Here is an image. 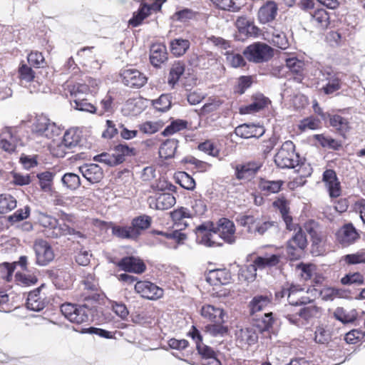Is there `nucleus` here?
Returning a JSON list of instances; mask_svg holds the SVG:
<instances>
[{
	"mask_svg": "<svg viewBox=\"0 0 365 365\" xmlns=\"http://www.w3.org/2000/svg\"><path fill=\"white\" fill-rule=\"evenodd\" d=\"M270 101L268 98L261 93H257L253 96L252 102L250 105L240 108V113L242 114H250L259 112L267 107Z\"/></svg>",
	"mask_w": 365,
	"mask_h": 365,
	"instance_id": "obj_26",
	"label": "nucleus"
},
{
	"mask_svg": "<svg viewBox=\"0 0 365 365\" xmlns=\"http://www.w3.org/2000/svg\"><path fill=\"white\" fill-rule=\"evenodd\" d=\"M113 153L116 160H118V164L123 163L125 160V156H132L135 154V150L133 148L128 147L125 144H119L114 148Z\"/></svg>",
	"mask_w": 365,
	"mask_h": 365,
	"instance_id": "obj_47",
	"label": "nucleus"
},
{
	"mask_svg": "<svg viewBox=\"0 0 365 365\" xmlns=\"http://www.w3.org/2000/svg\"><path fill=\"white\" fill-rule=\"evenodd\" d=\"M219 9L232 12H237L240 7L232 0H211Z\"/></svg>",
	"mask_w": 365,
	"mask_h": 365,
	"instance_id": "obj_61",
	"label": "nucleus"
},
{
	"mask_svg": "<svg viewBox=\"0 0 365 365\" xmlns=\"http://www.w3.org/2000/svg\"><path fill=\"white\" fill-rule=\"evenodd\" d=\"M273 322L272 313L269 312L265 314L262 319H256L253 325L258 332L263 334L272 327Z\"/></svg>",
	"mask_w": 365,
	"mask_h": 365,
	"instance_id": "obj_45",
	"label": "nucleus"
},
{
	"mask_svg": "<svg viewBox=\"0 0 365 365\" xmlns=\"http://www.w3.org/2000/svg\"><path fill=\"white\" fill-rule=\"evenodd\" d=\"M318 313V308L314 305L304 307L292 312H287L285 317L288 321L297 327L304 325L310 319L313 318Z\"/></svg>",
	"mask_w": 365,
	"mask_h": 365,
	"instance_id": "obj_8",
	"label": "nucleus"
},
{
	"mask_svg": "<svg viewBox=\"0 0 365 365\" xmlns=\"http://www.w3.org/2000/svg\"><path fill=\"white\" fill-rule=\"evenodd\" d=\"M297 269L301 271V277L304 280L311 279L316 271V266L313 264L299 263Z\"/></svg>",
	"mask_w": 365,
	"mask_h": 365,
	"instance_id": "obj_57",
	"label": "nucleus"
},
{
	"mask_svg": "<svg viewBox=\"0 0 365 365\" xmlns=\"http://www.w3.org/2000/svg\"><path fill=\"white\" fill-rule=\"evenodd\" d=\"M83 300L87 302L82 305H77L76 310L73 314L71 322L76 324H83L88 322L91 320V308L90 305H92L93 302H96L99 299V294L93 293L91 294H83L82 296Z\"/></svg>",
	"mask_w": 365,
	"mask_h": 365,
	"instance_id": "obj_7",
	"label": "nucleus"
},
{
	"mask_svg": "<svg viewBox=\"0 0 365 365\" xmlns=\"http://www.w3.org/2000/svg\"><path fill=\"white\" fill-rule=\"evenodd\" d=\"M264 131L263 126L255 124H242L235 128V133L243 138H259Z\"/></svg>",
	"mask_w": 365,
	"mask_h": 365,
	"instance_id": "obj_28",
	"label": "nucleus"
},
{
	"mask_svg": "<svg viewBox=\"0 0 365 365\" xmlns=\"http://www.w3.org/2000/svg\"><path fill=\"white\" fill-rule=\"evenodd\" d=\"M250 62L259 63L268 61L274 55V50L266 43L257 42L248 46L243 51Z\"/></svg>",
	"mask_w": 365,
	"mask_h": 365,
	"instance_id": "obj_6",
	"label": "nucleus"
},
{
	"mask_svg": "<svg viewBox=\"0 0 365 365\" xmlns=\"http://www.w3.org/2000/svg\"><path fill=\"white\" fill-rule=\"evenodd\" d=\"M359 237V235L351 223L344 225L336 232L337 241L344 246L353 244Z\"/></svg>",
	"mask_w": 365,
	"mask_h": 365,
	"instance_id": "obj_22",
	"label": "nucleus"
},
{
	"mask_svg": "<svg viewBox=\"0 0 365 365\" xmlns=\"http://www.w3.org/2000/svg\"><path fill=\"white\" fill-rule=\"evenodd\" d=\"M190 43L187 39L175 38L170 41V46L172 53L175 56H181L190 48Z\"/></svg>",
	"mask_w": 365,
	"mask_h": 365,
	"instance_id": "obj_42",
	"label": "nucleus"
},
{
	"mask_svg": "<svg viewBox=\"0 0 365 365\" xmlns=\"http://www.w3.org/2000/svg\"><path fill=\"white\" fill-rule=\"evenodd\" d=\"M294 230V235L288 240L287 245V252L291 259H298L301 251L307 245V237L302 229L299 227Z\"/></svg>",
	"mask_w": 365,
	"mask_h": 365,
	"instance_id": "obj_11",
	"label": "nucleus"
},
{
	"mask_svg": "<svg viewBox=\"0 0 365 365\" xmlns=\"http://www.w3.org/2000/svg\"><path fill=\"white\" fill-rule=\"evenodd\" d=\"M60 132V128L43 115H36L31 126V138L40 143H46V140L58 135Z\"/></svg>",
	"mask_w": 365,
	"mask_h": 365,
	"instance_id": "obj_3",
	"label": "nucleus"
},
{
	"mask_svg": "<svg viewBox=\"0 0 365 365\" xmlns=\"http://www.w3.org/2000/svg\"><path fill=\"white\" fill-rule=\"evenodd\" d=\"M61 182L65 187L70 190H76L81 185L79 176L72 173L64 174L61 178Z\"/></svg>",
	"mask_w": 365,
	"mask_h": 365,
	"instance_id": "obj_50",
	"label": "nucleus"
},
{
	"mask_svg": "<svg viewBox=\"0 0 365 365\" xmlns=\"http://www.w3.org/2000/svg\"><path fill=\"white\" fill-rule=\"evenodd\" d=\"M193 214L187 208L181 207L178 209L173 210L171 212V217L175 225L178 226L187 227V219L192 218Z\"/></svg>",
	"mask_w": 365,
	"mask_h": 365,
	"instance_id": "obj_36",
	"label": "nucleus"
},
{
	"mask_svg": "<svg viewBox=\"0 0 365 365\" xmlns=\"http://www.w3.org/2000/svg\"><path fill=\"white\" fill-rule=\"evenodd\" d=\"M54 173L50 171H45L37 175L41 188L45 191H49L51 187Z\"/></svg>",
	"mask_w": 365,
	"mask_h": 365,
	"instance_id": "obj_51",
	"label": "nucleus"
},
{
	"mask_svg": "<svg viewBox=\"0 0 365 365\" xmlns=\"http://www.w3.org/2000/svg\"><path fill=\"white\" fill-rule=\"evenodd\" d=\"M112 234L121 239L136 240L138 238L137 232L133 230V227H132V225H114L112 227Z\"/></svg>",
	"mask_w": 365,
	"mask_h": 365,
	"instance_id": "obj_41",
	"label": "nucleus"
},
{
	"mask_svg": "<svg viewBox=\"0 0 365 365\" xmlns=\"http://www.w3.org/2000/svg\"><path fill=\"white\" fill-rule=\"evenodd\" d=\"M327 116L329 117L330 125L338 130L341 135H344L349 131L350 128L349 122L346 118L339 115H331L328 114Z\"/></svg>",
	"mask_w": 365,
	"mask_h": 365,
	"instance_id": "obj_40",
	"label": "nucleus"
},
{
	"mask_svg": "<svg viewBox=\"0 0 365 365\" xmlns=\"http://www.w3.org/2000/svg\"><path fill=\"white\" fill-rule=\"evenodd\" d=\"M321 81L326 82L322 87V91L327 95L332 94L341 88V78L340 73L334 71L331 68H326L320 71Z\"/></svg>",
	"mask_w": 365,
	"mask_h": 365,
	"instance_id": "obj_9",
	"label": "nucleus"
},
{
	"mask_svg": "<svg viewBox=\"0 0 365 365\" xmlns=\"http://www.w3.org/2000/svg\"><path fill=\"white\" fill-rule=\"evenodd\" d=\"M93 160L96 162L105 163L109 166H114L118 165V160H116L114 153L109 154L103 153L100 155H96Z\"/></svg>",
	"mask_w": 365,
	"mask_h": 365,
	"instance_id": "obj_63",
	"label": "nucleus"
},
{
	"mask_svg": "<svg viewBox=\"0 0 365 365\" xmlns=\"http://www.w3.org/2000/svg\"><path fill=\"white\" fill-rule=\"evenodd\" d=\"M176 182L183 188L192 190L195 187V181L185 172H179L175 175Z\"/></svg>",
	"mask_w": 365,
	"mask_h": 365,
	"instance_id": "obj_49",
	"label": "nucleus"
},
{
	"mask_svg": "<svg viewBox=\"0 0 365 365\" xmlns=\"http://www.w3.org/2000/svg\"><path fill=\"white\" fill-rule=\"evenodd\" d=\"M314 291L319 294L324 301H332L335 298L340 297L341 294V291L340 289L334 287H325L319 292L317 289H314Z\"/></svg>",
	"mask_w": 365,
	"mask_h": 365,
	"instance_id": "obj_53",
	"label": "nucleus"
},
{
	"mask_svg": "<svg viewBox=\"0 0 365 365\" xmlns=\"http://www.w3.org/2000/svg\"><path fill=\"white\" fill-rule=\"evenodd\" d=\"M116 265L125 272L135 274L144 272L146 268L145 263L140 258L133 256L122 258Z\"/></svg>",
	"mask_w": 365,
	"mask_h": 365,
	"instance_id": "obj_18",
	"label": "nucleus"
},
{
	"mask_svg": "<svg viewBox=\"0 0 365 365\" xmlns=\"http://www.w3.org/2000/svg\"><path fill=\"white\" fill-rule=\"evenodd\" d=\"M123 83L130 88H141L147 82V77L136 69H126L121 73Z\"/></svg>",
	"mask_w": 365,
	"mask_h": 365,
	"instance_id": "obj_16",
	"label": "nucleus"
},
{
	"mask_svg": "<svg viewBox=\"0 0 365 365\" xmlns=\"http://www.w3.org/2000/svg\"><path fill=\"white\" fill-rule=\"evenodd\" d=\"M230 279V274L226 269H215L209 272L207 277V281L212 284H225Z\"/></svg>",
	"mask_w": 365,
	"mask_h": 365,
	"instance_id": "obj_38",
	"label": "nucleus"
},
{
	"mask_svg": "<svg viewBox=\"0 0 365 365\" xmlns=\"http://www.w3.org/2000/svg\"><path fill=\"white\" fill-rule=\"evenodd\" d=\"M71 103L73 108L81 111L94 113L96 110V107L88 103L86 99L82 100L78 98L77 100H71Z\"/></svg>",
	"mask_w": 365,
	"mask_h": 365,
	"instance_id": "obj_55",
	"label": "nucleus"
},
{
	"mask_svg": "<svg viewBox=\"0 0 365 365\" xmlns=\"http://www.w3.org/2000/svg\"><path fill=\"white\" fill-rule=\"evenodd\" d=\"M150 11L149 5L141 4L138 11L134 13L133 18L129 20V24L134 27L139 26L141 22L150 15Z\"/></svg>",
	"mask_w": 365,
	"mask_h": 365,
	"instance_id": "obj_43",
	"label": "nucleus"
},
{
	"mask_svg": "<svg viewBox=\"0 0 365 365\" xmlns=\"http://www.w3.org/2000/svg\"><path fill=\"white\" fill-rule=\"evenodd\" d=\"M81 137L77 130L71 128L65 132L60 147L72 149L80 143Z\"/></svg>",
	"mask_w": 365,
	"mask_h": 365,
	"instance_id": "obj_37",
	"label": "nucleus"
},
{
	"mask_svg": "<svg viewBox=\"0 0 365 365\" xmlns=\"http://www.w3.org/2000/svg\"><path fill=\"white\" fill-rule=\"evenodd\" d=\"M259 333L255 326L252 325L250 327L240 329L237 331L236 336L237 340L250 345L257 341Z\"/></svg>",
	"mask_w": 365,
	"mask_h": 365,
	"instance_id": "obj_31",
	"label": "nucleus"
},
{
	"mask_svg": "<svg viewBox=\"0 0 365 365\" xmlns=\"http://www.w3.org/2000/svg\"><path fill=\"white\" fill-rule=\"evenodd\" d=\"M277 6L274 1H269L262 6L258 12V18L261 23L266 24L275 19L277 13Z\"/></svg>",
	"mask_w": 365,
	"mask_h": 365,
	"instance_id": "obj_30",
	"label": "nucleus"
},
{
	"mask_svg": "<svg viewBox=\"0 0 365 365\" xmlns=\"http://www.w3.org/2000/svg\"><path fill=\"white\" fill-rule=\"evenodd\" d=\"M187 124V122L182 120L173 121L170 125L165 128L163 132V135L165 136L173 135L176 132L186 128Z\"/></svg>",
	"mask_w": 365,
	"mask_h": 365,
	"instance_id": "obj_59",
	"label": "nucleus"
},
{
	"mask_svg": "<svg viewBox=\"0 0 365 365\" xmlns=\"http://www.w3.org/2000/svg\"><path fill=\"white\" fill-rule=\"evenodd\" d=\"M274 207H277L281 215L283 220L284 221L287 228L289 230L293 229L292 217L289 215L288 202L284 197L278 198L273 202Z\"/></svg>",
	"mask_w": 365,
	"mask_h": 365,
	"instance_id": "obj_34",
	"label": "nucleus"
},
{
	"mask_svg": "<svg viewBox=\"0 0 365 365\" xmlns=\"http://www.w3.org/2000/svg\"><path fill=\"white\" fill-rule=\"evenodd\" d=\"M15 281L19 285L31 286L37 282V278L34 274L17 272L15 274Z\"/></svg>",
	"mask_w": 365,
	"mask_h": 365,
	"instance_id": "obj_56",
	"label": "nucleus"
},
{
	"mask_svg": "<svg viewBox=\"0 0 365 365\" xmlns=\"http://www.w3.org/2000/svg\"><path fill=\"white\" fill-rule=\"evenodd\" d=\"M153 105L157 110L165 112L171 106V96L169 94H162L153 101Z\"/></svg>",
	"mask_w": 365,
	"mask_h": 365,
	"instance_id": "obj_54",
	"label": "nucleus"
},
{
	"mask_svg": "<svg viewBox=\"0 0 365 365\" xmlns=\"http://www.w3.org/2000/svg\"><path fill=\"white\" fill-rule=\"evenodd\" d=\"M316 138L323 147L338 150L341 145L338 140L324 135H317Z\"/></svg>",
	"mask_w": 365,
	"mask_h": 365,
	"instance_id": "obj_58",
	"label": "nucleus"
},
{
	"mask_svg": "<svg viewBox=\"0 0 365 365\" xmlns=\"http://www.w3.org/2000/svg\"><path fill=\"white\" fill-rule=\"evenodd\" d=\"M38 221L45 227L46 235L49 237L58 238L62 236V231L67 229L66 223H59L55 217L44 213L39 214Z\"/></svg>",
	"mask_w": 365,
	"mask_h": 365,
	"instance_id": "obj_10",
	"label": "nucleus"
},
{
	"mask_svg": "<svg viewBox=\"0 0 365 365\" xmlns=\"http://www.w3.org/2000/svg\"><path fill=\"white\" fill-rule=\"evenodd\" d=\"M200 314L204 319L210 322L219 324L225 322L224 310L218 307L210 304L204 305L201 308Z\"/></svg>",
	"mask_w": 365,
	"mask_h": 365,
	"instance_id": "obj_25",
	"label": "nucleus"
},
{
	"mask_svg": "<svg viewBox=\"0 0 365 365\" xmlns=\"http://www.w3.org/2000/svg\"><path fill=\"white\" fill-rule=\"evenodd\" d=\"M195 16V12L189 9H184L180 11H176L172 16V19L175 21H178L180 22H185L187 20H190L194 18Z\"/></svg>",
	"mask_w": 365,
	"mask_h": 365,
	"instance_id": "obj_62",
	"label": "nucleus"
},
{
	"mask_svg": "<svg viewBox=\"0 0 365 365\" xmlns=\"http://www.w3.org/2000/svg\"><path fill=\"white\" fill-rule=\"evenodd\" d=\"M168 60L166 46L162 43H154L150 47V61L155 67L160 66Z\"/></svg>",
	"mask_w": 365,
	"mask_h": 365,
	"instance_id": "obj_27",
	"label": "nucleus"
},
{
	"mask_svg": "<svg viewBox=\"0 0 365 365\" xmlns=\"http://www.w3.org/2000/svg\"><path fill=\"white\" fill-rule=\"evenodd\" d=\"M36 264L40 266L48 264L54 259V252L50 244L43 240H37L34 244Z\"/></svg>",
	"mask_w": 365,
	"mask_h": 365,
	"instance_id": "obj_12",
	"label": "nucleus"
},
{
	"mask_svg": "<svg viewBox=\"0 0 365 365\" xmlns=\"http://www.w3.org/2000/svg\"><path fill=\"white\" fill-rule=\"evenodd\" d=\"M17 128L6 127L0 135V148L9 153L16 149V142L18 140Z\"/></svg>",
	"mask_w": 365,
	"mask_h": 365,
	"instance_id": "obj_19",
	"label": "nucleus"
},
{
	"mask_svg": "<svg viewBox=\"0 0 365 365\" xmlns=\"http://www.w3.org/2000/svg\"><path fill=\"white\" fill-rule=\"evenodd\" d=\"M235 170V175L239 180H247L252 178L258 171L260 165L255 162H248L242 164H231Z\"/></svg>",
	"mask_w": 365,
	"mask_h": 365,
	"instance_id": "obj_23",
	"label": "nucleus"
},
{
	"mask_svg": "<svg viewBox=\"0 0 365 365\" xmlns=\"http://www.w3.org/2000/svg\"><path fill=\"white\" fill-rule=\"evenodd\" d=\"M333 315L336 319L343 324L353 322L356 319V315L354 311L348 312L342 307H337L334 310Z\"/></svg>",
	"mask_w": 365,
	"mask_h": 365,
	"instance_id": "obj_48",
	"label": "nucleus"
},
{
	"mask_svg": "<svg viewBox=\"0 0 365 365\" xmlns=\"http://www.w3.org/2000/svg\"><path fill=\"white\" fill-rule=\"evenodd\" d=\"M151 221V217L145 215L135 217L132 220L131 225L137 232V237H139L143 230L148 229L150 226Z\"/></svg>",
	"mask_w": 365,
	"mask_h": 365,
	"instance_id": "obj_44",
	"label": "nucleus"
},
{
	"mask_svg": "<svg viewBox=\"0 0 365 365\" xmlns=\"http://www.w3.org/2000/svg\"><path fill=\"white\" fill-rule=\"evenodd\" d=\"M16 207V200L11 195H0V213L9 212Z\"/></svg>",
	"mask_w": 365,
	"mask_h": 365,
	"instance_id": "obj_46",
	"label": "nucleus"
},
{
	"mask_svg": "<svg viewBox=\"0 0 365 365\" xmlns=\"http://www.w3.org/2000/svg\"><path fill=\"white\" fill-rule=\"evenodd\" d=\"M311 22L317 28L327 29L330 24L329 13L324 9H318L310 12Z\"/></svg>",
	"mask_w": 365,
	"mask_h": 365,
	"instance_id": "obj_29",
	"label": "nucleus"
},
{
	"mask_svg": "<svg viewBox=\"0 0 365 365\" xmlns=\"http://www.w3.org/2000/svg\"><path fill=\"white\" fill-rule=\"evenodd\" d=\"M281 255H272L265 257H257L253 264L245 265L239 270L240 278L245 281H253L257 275V269H264L276 266L280 262Z\"/></svg>",
	"mask_w": 365,
	"mask_h": 365,
	"instance_id": "obj_4",
	"label": "nucleus"
},
{
	"mask_svg": "<svg viewBox=\"0 0 365 365\" xmlns=\"http://www.w3.org/2000/svg\"><path fill=\"white\" fill-rule=\"evenodd\" d=\"M304 291V289L300 285L292 284L287 287H283L280 292L276 293V297H287L289 305L286 306L285 312H292L294 308L298 306V299L297 295Z\"/></svg>",
	"mask_w": 365,
	"mask_h": 365,
	"instance_id": "obj_17",
	"label": "nucleus"
},
{
	"mask_svg": "<svg viewBox=\"0 0 365 365\" xmlns=\"http://www.w3.org/2000/svg\"><path fill=\"white\" fill-rule=\"evenodd\" d=\"M178 141L174 138L168 139L163 142L159 148V155L161 158H173L178 148Z\"/></svg>",
	"mask_w": 365,
	"mask_h": 365,
	"instance_id": "obj_39",
	"label": "nucleus"
},
{
	"mask_svg": "<svg viewBox=\"0 0 365 365\" xmlns=\"http://www.w3.org/2000/svg\"><path fill=\"white\" fill-rule=\"evenodd\" d=\"M26 307L35 312H39L45 307V302L40 295V288L29 292L26 301Z\"/></svg>",
	"mask_w": 365,
	"mask_h": 365,
	"instance_id": "obj_32",
	"label": "nucleus"
},
{
	"mask_svg": "<svg viewBox=\"0 0 365 365\" xmlns=\"http://www.w3.org/2000/svg\"><path fill=\"white\" fill-rule=\"evenodd\" d=\"M227 61L233 68L244 66L246 63L243 56L239 53H225Z\"/></svg>",
	"mask_w": 365,
	"mask_h": 365,
	"instance_id": "obj_60",
	"label": "nucleus"
},
{
	"mask_svg": "<svg viewBox=\"0 0 365 365\" xmlns=\"http://www.w3.org/2000/svg\"><path fill=\"white\" fill-rule=\"evenodd\" d=\"M79 172L91 183H97L103 178L102 168L95 163H85L78 167Z\"/></svg>",
	"mask_w": 365,
	"mask_h": 365,
	"instance_id": "obj_21",
	"label": "nucleus"
},
{
	"mask_svg": "<svg viewBox=\"0 0 365 365\" xmlns=\"http://www.w3.org/2000/svg\"><path fill=\"white\" fill-rule=\"evenodd\" d=\"M322 180L325 183L331 197H337L341 195L340 182L334 170H326L323 173Z\"/></svg>",
	"mask_w": 365,
	"mask_h": 365,
	"instance_id": "obj_24",
	"label": "nucleus"
},
{
	"mask_svg": "<svg viewBox=\"0 0 365 365\" xmlns=\"http://www.w3.org/2000/svg\"><path fill=\"white\" fill-rule=\"evenodd\" d=\"M240 226L247 228V232L254 235H263L274 225V222L259 215H242L237 217Z\"/></svg>",
	"mask_w": 365,
	"mask_h": 365,
	"instance_id": "obj_5",
	"label": "nucleus"
},
{
	"mask_svg": "<svg viewBox=\"0 0 365 365\" xmlns=\"http://www.w3.org/2000/svg\"><path fill=\"white\" fill-rule=\"evenodd\" d=\"M188 336L195 342L197 351L202 359L205 360L216 355V353L211 347L202 342V336L200 331L195 326L191 327Z\"/></svg>",
	"mask_w": 365,
	"mask_h": 365,
	"instance_id": "obj_15",
	"label": "nucleus"
},
{
	"mask_svg": "<svg viewBox=\"0 0 365 365\" xmlns=\"http://www.w3.org/2000/svg\"><path fill=\"white\" fill-rule=\"evenodd\" d=\"M195 233L197 242L206 247L221 245L219 239L228 244L235 243L237 239L235 225L227 218L220 219L216 227L211 222L202 223L195 228Z\"/></svg>",
	"mask_w": 365,
	"mask_h": 365,
	"instance_id": "obj_1",
	"label": "nucleus"
},
{
	"mask_svg": "<svg viewBox=\"0 0 365 365\" xmlns=\"http://www.w3.org/2000/svg\"><path fill=\"white\" fill-rule=\"evenodd\" d=\"M135 290L143 297L151 300L158 299L163 294L161 288L148 281L137 282L135 284Z\"/></svg>",
	"mask_w": 365,
	"mask_h": 365,
	"instance_id": "obj_14",
	"label": "nucleus"
},
{
	"mask_svg": "<svg viewBox=\"0 0 365 365\" xmlns=\"http://www.w3.org/2000/svg\"><path fill=\"white\" fill-rule=\"evenodd\" d=\"M276 165L282 169L297 168L296 171L302 176L311 174L309 169L307 173L302 172L305 163L301 161L299 155L295 152V145L291 140L285 141L274 155Z\"/></svg>",
	"mask_w": 365,
	"mask_h": 365,
	"instance_id": "obj_2",
	"label": "nucleus"
},
{
	"mask_svg": "<svg viewBox=\"0 0 365 365\" xmlns=\"http://www.w3.org/2000/svg\"><path fill=\"white\" fill-rule=\"evenodd\" d=\"M185 64L180 61H175L170 67L169 76L168 78V83L172 88L178 83L180 77L185 72Z\"/></svg>",
	"mask_w": 365,
	"mask_h": 365,
	"instance_id": "obj_33",
	"label": "nucleus"
},
{
	"mask_svg": "<svg viewBox=\"0 0 365 365\" xmlns=\"http://www.w3.org/2000/svg\"><path fill=\"white\" fill-rule=\"evenodd\" d=\"M188 63L192 67L207 69L216 63V58L211 52L193 53L189 56Z\"/></svg>",
	"mask_w": 365,
	"mask_h": 365,
	"instance_id": "obj_20",
	"label": "nucleus"
},
{
	"mask_svg": "<svg viewBox=\"0 0 365 365\" xmlns=\"http://www.w3.org/2000/svg\"><path fill=\"white\" fill-rule=\"evenodd\" d=\"M176 202L175 197L169 192H155L148 198L151 209L165 210L172 207Z\"/></svg>",
	"mask_w": 365,
	"mask_h": 365,
	"instance_id": "obj_13",
	"label": "nucleus"
},
{
	"mask_svg": "<svg viewBox=\"0 0 365 365\" xmlns=\"http://www.w3.org/2000/svg\"><path fill=\"white\" fill-rule=\"evenodd\" d=\"M27 60L30 65L37 68L43 67L45 63L44 57L38 51L31 52L28 55Z\"/></svg>",
	"mask_w": 365,
	"mask_h": 365,
	"instance_id": "obj_64",
	"label": "nucleus"
},
{
	"mask_svg": "<svg viewBox=\"0 0 365 365\" xmlns=\"http://www.w3.org/2000/svg\"><path fill=\"white\" fill-rule=\"evenodd\" d=\"M223 323L208 324L205 326V331L214 337L223 336L228 332L227 327L222 325Z\"/></svg>",
	"mask_w": 365,
	"mask_h": 365,
	"instance_id": "obj_52",
	"label": "nucleus"
},
{
	"mask_svg": "<svg viewBox=\"0 0 365 365\" xmlns=\"http://www.w3.org/2000/svg\"><path fill=\"white\" fill-rule=\"evenodd\" d=\"M271 303V299L264 295L255 296L249 303L250 312L252 315L262 312Z\"/></svg>",
	"mask_w": 365,
	"mask_h": 365,
	"instance_id": "obj_35",
	"label": "nucleus"
}]
</instances>
